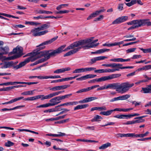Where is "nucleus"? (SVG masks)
<instances>
[{
  "mask_svg": "<svg viewBox=\"0 0 151 151\" xmlns=\"http://www.w3.org/2000/svg\"><path fill=\"white\" fill-rule=\"evenodd\" d=\"M92 41V40L91 39H89L81 40L73 43L67 47V49L68 50H72L64 54V57L68 56L73 55L78 52L82 48H84V49H88L96 47L99 44V43L94 44L98 41V39L95 40L91 42Z\"/></svg>",
  "mask_w": 151,
  "mask_h": 151,
  "instance_id": "1",
  "label": "nucleus"
},
{
  "mask_svg": "<svg viewBox=\"0 0 151 151\" xmlns=\"http://www.w3.org/2000/svg\"><path fill=\"white\" fill-rule=\"evenodd\" d=\"M66 46L65 45H61L57 49L55 50H50L44 51H37L34 52L33 56H32V58H34V59L40 58L43 56L44 58H41L37 60L38 63H42L49 59L51 57H55L57 55L62 52L68 50L67 49V47L63 50Z\"/></svg>",
  "mask_w": 151,
  "mask_h": 151,
  "instance_id": "2",
  "label": "nucleus"
},
{
  "mask_svg": "<svg viewBox=\"0 0 151 151\" xmlns=\"http://www.w3.org/2000/svg\"><path fill=\"white\" fill-rule=\"evenodd\" d=\"M134 83H130L129 82L122 83H114L108 84L106 86V89L111 88L116 89V91L119 93H123L128 91L129 89L133 86Z\"/></svg>",
  "mask_w": 151,
  "mask_h": 151,
  "instance_id": "3",
  "label": "nucleus"
},
{
  "mask_svg": "<svg viewBox=\"0 0 151 151\" xmlns=\"http://www.w3.org/2000/svg\"><path fill=\"white\" fill-rule=\"evenodd\" d=\"M149 19H137L128 22L127 24L129 25H134L136 28H137L145 25H147V26H150L149 25Z\"/></svg>",
  "mask_w": 151,
  "mask_h": 151,
  "instance_id": "4",
  "label": "nucleus"
},
{
  "mask_svg": "<svg viewBox=\"0 0 151 151\" xmlns=\"http://www.w3.org/2000/svg\"><path fill=\"white\" fill-rule=\"evenodd\" d=\"M122 64L119 63H112L110 64H102V66L106 67H110L113 68H115V69H117L118 70H116V71L119 70V69H124L127 68H132L133 67L132 66H126V67H122Z\"/></svg>",
  "mask_w": 151,
  "mask_h": 151,
  "instance_id": "5",
  "label": "nucleus"
},
{
  "mask_svg": "<svg viewBox=\"0 0 151 151\" xmlns=\"http://www.w3.org/2000/svg\"><path fill=\"white\" fill-rule=\"evenodd\" d=\"M50 101L51 103H48L45 104L40 105L36 107L37 108H46L51 106H54L57 105L60 102V101H57L54 97L51 99Z\"/></svg>",
  "mask_w": 151,
  "mask_h": 151,
  "instance_id": "6",
  "label": "nucleus"
},
{
  "mask_svg": "<svg viewBox=\"0 0 151 151\" xmlns=\"http://www.w3.org/2000/svg\"><path fill=\"white\" fill-rule=\"evenodd\" d=\"M121 76L120 74H113L108 76H104L98 79L99 82H101L111 80L119 77Z\"/></svg>",
  "mask_w": 151,
  "mask_h": 151,
  "instance_id": "7",
  "label": "nucleus"
},
{
  "mask_svg": "<svg viewBox=\"0 0 151 151\" xmlns=\"http://www.w3.org/2000/svg\"><path fill=\"white\" fill-rule=\"evenodd\" d=\"M36 59H34V58H32V56L25 59L24 61L21 62L19 65H16V69H18L24 66L25 65L29 63L30 61L33 62L36 60Z\"/></svg>",
  "mask_w": 151,
  "mask_h": 151,
  "instance_id": "8",
  "label": "nucleus"
},
{
  "mask_svg": "<svg viewBox=\"0 0 151 151\" xmlns=\"http://www.w3.org/2000/svg\"><path fill=\"white\" fill-rule=\"evenodd\" d=\"M96 69V68L93 67H88L78 68L75 69L73 72V73H80L87 71H90Z\"/></svg>",
  "mask_w": 151,
  "mask_h": 151,
  "instance_id": "9",
  "label": "nucleus"
},
{
  "mask_svg": "<svg viewBox=\"0 0 151 151\" xmlns=\"http://www.w3.org/2000/svg\"><path fill=\"white\" fill-rule=\"evenodd\" d=\"M70 86L69 84L57 86L50 88V90L53 91H59L65 89Z\"/></svg>",
  "mask_w": 151,
  "mask_h": 151,
  "instance_id": "10",
  "label": "nucleus"
},
{
  "mask_svg": "<svg viewBox=\"0 0 151 151\" xmlns=\"http://www.w3.org/2000/svg\"><path fill=\"white\" fill-rule=\"evenodd\" d=\"M58 37H55L52 38V39L48 40L47 41L44 42H42L41 44H40L39 46V48H41L40 49H42L44 48L45 47H41L42 46H44L45 45H47L49 44H50L53 42V41H55L56 40Z\"/></svg>",
  "mask_w": 151,
  "mask_h": 151,
  "instance_id": "11",
  "label": "nucleus"
},
{
  "mask_svg": "<svg viewBox=\"0 0 151 151\" xmlns=\"http://www.w3.org/2000/svg\"><path fill=\"white\" fill-rule=\"evenodd\" d=\"M45 96L43 95H40L32 97L25 98L23 100L25 101H33L41 98V100H44L45 99H43Z\"/></svg>",
  "mask_w": 151,
  "mask_h": 151,
  "instance_id": "12",
  "label": "nucleus"
},
{
  "mask_svg": "<svg viewBox=\"0 0 151 151\" xmlns=\"http://www.w3.org/2000/svg\"><path fill=\"white\" fill-rule=\"evenodd\" d=\"M96 76V75L87 74L85 76H82L80 78H77L76 79V80L77 81H82L88 78H93Z\"/></svg>",
  "mask_w": 151,
  "mask_h": 151,
  "instance_id": "13",
  "label": "nucleus"
},
{
  "mask_svg": "<svg viewBox=\"0 0 151 151\" xmlns=\"http://www.w3.org/2000/svg\"><path fill=\"white\" fill-rule=\"evenodd\" d=\"M9 51V49L8 46L3 47H0V56L8 54Z\"/></svg>",
  "mask_w": 151,
  "mask_h": 151,
  "instance_id": "14",
  "label": "nucleus"
},
{
  "mask_svg": "<svg viewBox=\"0 0 151 151\" xmlns=\"http://www.w3.org/2000/svg\"><path fill=\"white\" fill-rule=\"evenodd\" d=\"M3 64V65L1 67L2 69L11 68L13 67V63L12 61L6 62L4 64L1 63L0 65Z\"/></svg>",
  "mask_w": 151,
  "mask_h": 151,
  "instance_id": "15",
  "label": "nucleus"
},
{
  "mask_svg": "<svg viewBox=\"0 0 151 151\" xmlns=\"http://www.w3.org/2000/svg\"><path fill=\"white\" fill-rule=\"evenodd\" d=\"M22 52V48L21 47H17L16 48L13 49V52H10L9 55H11L13 53H19L21 54Z\"/></svg>",
  "mask_w": 151,
  "mask_h": 151,
  "instance_id": "16",
  "label": "nucleus"
},
{
  "mask_svg": "<svg viewBox=\"0 0 151 151\" xmlns=\"http://www.w3.org/2000/svg\"><path fill=\"white\" fill-rule=\"evenodd\" d=\"M59 94L58 91L52 93H50L47 95L45 96L43 99H49L54 96H57Z\"/></svg>",
  "mask_w": 151,
  "mask_h": 151,
  "instance_id": "17",
  "label": "nucleus"
},
{
  "mask_svg": "<svg viewBox=\"0 0 151 151\" xmlns=\"http://www.w3.org/2000/svg\"><path fill=\"white\" fill-rule=\"evenodd\" d=\"M70 68H64L55 70L54 71V73L59 74L64 72L65 71L69 70Z\"/></svg>",
  "mask_w": 151,
  "mask_h": 151,
  "instance_id": "18",
  "label": "nucleus"
},
{
  "mask_svg": "<svg viewBox=\"0 0 151 151\" xmlns=\"http://www.w3.org/2000/svg\"><path fill=\"white\" fill-rule=\"evenodd\" d=\"M149 133L148 131L146 132L144 134H135L134 133H132V137H144L146 136Z\"/></svg>",
  "mask_w": 151,
  "mask_h": 151,
  "instance_id": "19",
  "label": "nucleus"
},
{
  "mask_svg": "<svg viewBox=\"0 0 151 151\" xmlns=\"http://www.w3.org/2000/svg\"><path fill=\"white\" fill-rule=\"evenodd\" d=\"M41 30H40V27H38L34 29H32L31 32L32 33V35L35 37L39 36L38 35L40 31Z\"/></svg>",
  "mask_w": 151,
  "mask_h": 151,
  "instance_id": "20",
  "label": "nucleus"
},
{
  "mask_svg": "<svg viewBox=\"0 0 151 151\" xmlns=\"http://www.w3.org/2000/svg\"><path fill=\"white\" fill-rule=\"evenodd\" d=\"M141 92H143V93H151V89L147 86L146 87L142 88Z\"/></svg>",
  "mask_w": 151,
  "mask_h": 151,
  "instance_id": "21",
  "label": "nucleus"
},
{
  "mask_svg": "<svg viewBox=\"0 0 151 151\" xmlns=\"http://www.w3.org/2000/svg\"><path fill=\"white\" fill-rule=\"evenodd\" d=\"M132 133H127L126 134H123L119 133L116 134L117 137H132Z\"/></svg>",
  "mask_w": 151,
  "mask_h": 151,
  "instance_id": "22",
  "label": "nucleus"
},
{
  "mask_svg": "<svg viewBox=\"0 0 151 151\" xmlns=\"http://www.w3.org/2000/svg\"><path fill=\"white\" fill-rule=\"evenodd\" d=\"M50 22H47L46 24H43L40 27V30H42L49 28L50 26Z\"/></svg>",
  "mask_w": 151,
  "mask_h": 151,
  "instance_id": "23",
  "label": "nucleus"
},
{
  "mask_svg": "<svg viewBox=\"0 0 151 151\" xmlns=\"http://www.w3.org/2000/svg\"><path fill=\"white\" fill-rule=\"evenodd\" d=\"M91 88L90 87H87L86 88H83L80 90H79L78 91H77L76 93H80L83 92H88L89 91L91 90Z\"/></svg>",
  "mask_w": 151,
  "mask_h": 151,
  "instance_id": "24",
  "label": "nucleus"
},
{
  "mask_svg": "<svg viewBox=\"0 0 151 151\" xmlns=\"http://www.w3.org/2000/svg\"><path fill=\"white\" fill-rule=\"evenodd\" d=\"M21 55H14L10 57H7L6 58V57H4L5 58V59L7 60H14L17 58H19L21 56Z\"/></svg>",
  "mask_w": 151,
  "mask_h": 151,
  "instance_id": "25",
  "label": "nucleus"
},
{
  "mask_svg": "<svg viewBox=\"0 0 151 151\" xmlns=\"http://www.w3.org/2000/svg\"><path fill=\"white\" fill-rule=\"evenodd\" d=\"M151 69V65H146L143 67L141 68H139L137 70V71H140L143 70H147Z\"/></svg>",
  "mask_w": 151,
  "mask_h": 151,
  "instance_id": "26",
  "label": "nucleus"
},
{
  "mask_svg": "<svg viewBox=\"0 0 151 151\" xmlns=\"http://www.w3.org/2000/svg\"><path fill=\"white\" fill-rule=\"evenodd\" d=\"M111 146V144L109 142L102 145L101 146L99 147V148L100 150H103L106 148Z\"/></svg>",
  "mask_w": 151,
  "mask_h": 151,
  "instance_id": "27",
  "label": "nucleus"
},
{
  "mask_svg": "<svg viewBox=\"0 0 151 151\" xmlns=\"http://www.w3.org/2000/svg\"><path fill=\"white\" fill-rule=\"evenodd\" d=\"M113 111V110H111L106 111H101L100 114L105 116H109L110 115Z\"/></svg>",
  "mask_w": 151,
  "mask_h": 151,
  "instance_id": "28",
  "label": "nucleus"
},
{
  "mask_svg": "<svg viewBox=\"0 0 151 151\" xmlns=\"http://www.w3.org/2000/svg\"><path fill=\"white\" fill-rule=\"evenodd\" d=\"M90 101H91V97H89L85 98L83 100L79 101V104H83Z\"/></svg>",
  "mask_w": 151,
  "mask_h": 151,
  "instance_id": "29",
  "label": "nucleus"
},
{
  "mask_svg": "<svg viewBox=\"0 0 151 151\" xmlns=\"http://www.w3.org/2000/svg\"><path fill=\"white\" fill-rule=\"evenodd\" d=\"M90 101H91V97H89L85 98L83 100L79 101V104H83Z\"/></svg>",
  "mask_w": 151,
  "mask_h": 151,
  "instance_id": "30",
  "label": "nucleus"
},
{
  "mask_svg": "<svg viewBox=\"0 0 151 151\" xmlns=\"http://www.w3.org/2000/svg\"><path fill=\"white\" fill-rule=\"evenodd\" d=\"M138 117H136L134 118V119L137 120H135V123H139L142 122H143L145 121V119L141 118H138Z\"/></svg>",
  "mask_w": 151,
  "mask_h": 151,
  "instance_id": "31",
  "label": "nucleus"
},
{
  "mask_svg": "<svg viewBox=\"0 0 151 151\" xmlns=\"http://www.w3.org/2000/svg\"><path fill=\"white\" fill-rule=\"evenodd\" d=\"M37 13H39V14H44V13L48 14H52V12L51 11H47L40 10L37 12Z\"/></svg>",
  "mask_w": 151,
  "mask_h": 151,
  "instance_id": "32",
  "label": "nucleus"
},
{
  "mask_svg": "<svg viewBox=\"0 0 151 151\" xmlns=\"http://www.w3.org/2000/svg\"><path fill=\"white\" fill-rule=\"evenodd\" d=\"M35 90L32 91H27L21 93V94L24 95H32L33 94V91Z\"/></svg>",
  "mask_w": 151,
  "mask_h": 151,
  "instance_id": "33",
  "label": "nucleus"
},
{
  "mask_svg": "<svg viewBox=\"0 0 151 151\" xmlns=\"http://www.w3.org/2000/svg\"><path fill=\"white\" fill-rule=\"evenodd\" d=\"M102 119V118L100 116L98 115H96L95 116L94 118L91 120L92 122L94 121H98L99 119Z\"/></svg>",
  "mask_w": 151,
  "mask_h": 151,
  "instance_id": "34",
  "label": "nucleus"
},
{
  "mask_svg": "<svg viewBox=\"0 0 151 151\" xmlns=\"http://www.w3.org/2000/svg\"><path fill=\"white\" fill-rule=\"evenodd\" d=\"M130 60V58H128L126 59H123L122 58H117V62H124L129 61Z\"/></svg>",
  "mask_w": 151,
  "mask_h": 151,
  "instance_id": "35",
  "label": "nucleus"
},
{
  "mask_svg": "<svg viewBox=\"0 0 151 151\" xmlns=\"http://www.w3.org/2000/svg\"><path fill=\"white\" fill-rule=\"evenodd\" d=\"M119 19L121 22V23L124 22L127 20L128 19V17L127 16H122L119 17Z\"/></svg>",
  "mask_w": 151,
  "mask_h": 151,
  "instance_id": "36",
  "label": "nucleus"
},
{
  "mask_svg": "<svg viewBox=\"0 0 151 151\" xmlns=\"http://www.w3.org/2000/svg\"><path fill=\"white\" fill-rule=\"evenodd\" d=\"M130 95L128 94H126L122 96H120L121 100H126L130 97Z\"/></svg>",
  "mask_w": 151,
  "mask_h": 151,
  "instance_id": "37",
  "label": "nucleus"
},
{
  "mask_svg": "<svg viewBox=\"0 0 151 151\" xmlns=\"http://www.w3.org/2000/svg\"><path fill=\"white\" fill-rule=\"evenodd\" d=\"M69 119L68 118L64 120H62L59 121H58L55 122V124H61L65 123L69 121Z\"/></svg>",
  "mask_w": 151,
  "mask_h": 151,
  "instance_id": "38",
  "label": "nucleus"
},
{
  "mask_svg": "<svg viewBox=\"0 0 151 151\" xmlns=\"http://www.w3.org/2000/svg\"><path fill=\"white\" fill-rule=\"evenodd\" d=\"M63 111L60 112L58 114L56 115V116H58L59 115L62 114L63 113H65L67 112L70 111L69 109H62Z\"/></svg>",
  "mask_w": 151,
  "mask_h": 151,
  "instance_id": "39",
  "label": "nucleus"
},
{
  "mask_svg": "<svg viewBox=\"0 0 151 151\" xmlns=\"http://www.w3.org/2000/svg\"><path fill=\"white\" fill-rule=\"evenodd\" d=\"M14 145V143L10 141H8V142L5 143V145L7 147H10Z\"/></svg>",
  "mask_w": 151,
  "mask_h": 151,
  "instance_id": "40",
  "label": "nucleus"
},
{
  "mask_svg": "<svg viewBox=\"0 0 151 151\" xmlns=\"http://www.w3.org/2000/svg\"><path fill=\"white\" fill-rule=\"evenodd\" d=\"M110 49H109L103 48L98 50V51L99 54H101L103 53L106 51H108Z\"/></svg>",
  "mask_w": 151,
  "mask_h": 151,
  "instance_id": "41",
  "label": "nucleus"
},
{
  "mask_svg": "<svg viewBox=\"0 0 151 151\" xmlns=\"http://www.w3.org/2000/svg\"><path fill=\"white\" fill-rule=\"evenodd\" d=\"M59 134H53V137H62L65 135V134L64 133H62L61 132H58Z\"/></svg>",
  "mask_w": 151,
  "mask_h": 151,
  "instance_id": "42",
  "label": "nucleus"
},
{
  "mask_svg": "<svg viewBox=\"0 0 151 151\" xmlns=\"http://www.w3.org/2000/svg\"><path fill=\"white\" fill-rule=\"evenodd\" d=\"M69 11L67 10H60L59 11L57 12L56 14H63L64 13H68L69 12Z\"/></svg>",
  "mask_w": 151,
  "mask_h": 151,
  "instance_id": "43",
  "label": "nucleus"
},
{
  "mask_svg": "<svg viewBox=\"0 0 151 151\" xmlns=\"http://www.w3.org/2000/svg\"><path fill=\"white\" fill-rule=\"evenodd\" d=\"M67 105H74L78 104L79 103V101H72L69 102H67Z\"/></svg>",
  "mask_w": 151,
  "mask_h": 151,
  "instance_id": "44",
  "label": "nucleus"
},
{
  "mask_svg": "<svg viewBox=\"0 0 151 151\" xmlns=\"http://www.w3.org/2000/svg\"><path fill=\"white\" fill-rule=\"evenodd\" d=\"M121 23L119 18L116 19L113 21L112 22V24H117Z\"/></svg>",
  "mask_w": 151,
  "mask_h": 151,
  "instance_id": "45",
  "label": "nucleus"
},
{
  "mask_svg": "<svg viewBox=\"0 0 151 151\" xmlns=\"http://www.w3.org/2000/svg\"><path fill=\"white\" fill-rule=\"evenodd\" d=\"M139 49L145 53L150 52L151 48L144 49L143 48H140Z\"/></svg>",
  "mask_w": 151,
  "mask_h": 151,
  "instance_id": "46",
  "label": "nucleus"
},
{
  "mask_svg": "<svg viewBox=\"0 0 151 151\" xmlns=\"http://www.w3.org/2000/svg\"><path fill=\"white\" fill-rule=\"evenodd\" d=\"M37 78L40 79H47L49 78V76H37Z\"/></svg>",
  "mask_w": 151,
  "mask_h": 151,
  "instance_id": "47",
  "label": "nucleus"
},
{
  "mask_svg": "<svg viewBox=\"0 0 151 151\" xmlns=\"http://www.w3.org/2000/svg\"><path fill=\"white\" fill-rule=\"evenodd\" d=\"M60 107V106H59V105L56 106L54 108L55 112L59 111L62 110V108Z\"/></svg>",
  "mask_w": 151,
  "mask_h": 151,
  "instance_id": "48",
  "label": "nucleus"
},
{
  "mask_svg": "<svg viewBox=\"0 0 151 151\" xmlns=\"http://www.w3.org/2000/svg\"><path fill=\"white\" fill-rule=\"evenodd\" d=\"M116 70H118L114 69H105V73H113L116 71Z\"/></svg>",
  "mask_w": 151,
  "mask_h": 151,
  "instance_id": "49",
  "label": "nucleus"
},
{
  "mask_svg": "<svg viewBox=\"0 0 151 151\" xmlns=\"http://www.w3.org/2000/svg\"><path fill=\"white\" fill-rule=\"evenodd\" d=\"M78 105L79 106L80 109L86 108L88 106V104L79 105Z\"/></svg>",
  "mask_w": 151,
  "mask_h": 151,
  "instance_id": "50",
  "label": "nucleus"
},
{
  "mask_svg": "<svg viewBox=\"0 0 151 151\" xmlns=\"http://www.w3.org/2000/svg\"><path fill=\"white\" fill-rule=\"evenodd\" d=\"M48 32V31L47 30H45L42 31H40L38 35H39V36L43 35L47 33Z\"/></svg>",
  "mask_w": 151,
  "mask_h": 151,
  "instance_id": "51",
  "label": "nucleus"
},
{
  "mask_svg": "<svg viewBox=\"0 0 151 151\" xmlns=\"http://www.w3.org/2000/svg\"><path fill=\"white\" fill-rule=\"evenodd\" d=\"M95 73H105V69H101L96 70H94Z\"/></svg>",
  "mask_w": 151,
  "mask_h": 151,
  "instance_id": "52",
  "label": "nucleus"
},
{
  "mask_svg": "<svg viewBox=\"0 0 151 151\" xmlns=\"http://www.w3.org/2000/svg\"><path fill=\"white\" fill-rule=\"evenodd\" d=\"M95 14L94 12H93L92 14H91L87 18V19L88 20L90 19H91L92 18H93L94 17H96Z\"/></svg>",
  "mask_w": 151,
  "mask_h": 151,
  "instance_id": "53",
  "label": "nucleus"
},
{
  "mask_svg": "<svg viewBox=\"0 0 151 151\" xmlns=\"http://www.w3.org/2000/svg\"><path fill=\"white\" fill-rule=\"evenodd\" d=\"M66 115H62V116H60L54 118V120H57L61 119H64L65 116Z\"/></svg>",
  "mask_w": 151,
  "mask_h": 151,
  "instance_id": "54",
  "label": "nucleus"
},
{
  "mask_svg": "<svg viewBox=\"0 0 151 151\" xmlns=\"http://www.w3.org/2000/svg\"><path fill=\"white\" fill-rule=\"evenodd\" d=\"M136 49V48H130L127 50L126 52L127 53L132 52H134Z\"/></svg>",
  "mask_w": 151,
  "mask_h": 151,
  "instance_id": "55",
  "label": "nucleus"
},
{
  "mask_svg": "<svg viewBox=\"0 0 151 151\" xmlns=\"http://www.w3.org/2000/svg\"><path fill=\"white\" fill-rule=\"evenodd\" d=\"M38 83V82H23V84H27L29 85L32 84H37Z\"/></svg>",
  "mask_w": 151,
  "mask_h": 151,
  "instance_id": "56",
  "label": "nucleus"
},
{
  "mask_svg": "<svg viewBox=\"0 0 151 151\" xmlns=\"http://www.w3.org/2000/svg\"><path fill=\"white\" fill-rule=\"evenodd\" d=\"M124 4H118V9L119 11H122L123 9V5Z\"/></svg>",
  "mask_w": 151,
  "mask_h": 151,
  "instance_id": "57",
  "label": "nucleus"
},
{
  "mask_svg": "<svg viewBox=\"0 0 151 151\" xmlns=\"http://www.w3.org/2000/svg\"><path fill=\"white\" fill-rule=\"evenodd\" d=\"M14 86L11 87H7L4 88V91H9L11 89L14 88Z\"/></svg>",
  "mask_w": 151,
  "mask_h": 151,
  "instance_id": "58",
  "label": "nucleus"
},
{
  "mask_svg": "<svg viewBox=\"0 0 151 151\" xmlns=\"http://www.w3.org/2000/svg\"><path fill=\"white\" fill-rule=\"evenodd\" d=\"M105 10L104 9H101L99 10L96 11L95 12H94L95 14L97 16L101 12H103L105 11Z\"/></svg>",
  "mask_w": 151,
  "mask_h": 151,
  "instance_id": "59",
  "label": "nucleus"
},
{
  "mask_svg": "<svg viewBox=\"0 0 151 151\" xmlns=\"http://www.w3.org/2000/svg\"><path fill=\"white\" fill-rule=\"evenodd\" d=\"M96 61H97V60H96V57H95L91 59V61L89 62V63L91 64H92L93 63H95L96 62Z\"/></svg>",
  "mask_w": 151,
  "mask_h": 151,
  "instance_id": "60",
  "label": "nucleus"
},
{
  "mask_svg": "<svg viewBox=\"0 0 151 151\" xmlns=\"http://www.w3.org/2000/svg\"><path fill=\"white\" fill-rule=\"evenodd\" d=\"M115 123L114 122H110L108 123L107 124H106L104 125H101V127H104L105 126H106L108 125H113Z\"/></svg>",
  "mask_w": 151,
  "mask_h": 151,
  "instance_id": "61",
  "label": "nucleus"
},
{
  "mask_svg": "<svg viewBox=\"0 0 151 151\" xmlns=\"http://www.w3.org/2000/svg\"><path fill=\"white\" fill-rule=\"evenodd\" d=\"M114 117L118 119H124V114H122L120 115H117L114 116Z\"/></svg>",
  "mask_w": 151,
  "mask_h": 151,
  "instance_id": "62",
  "label": "nucleus"
},
{
  "mask_svg": "<svg viewBox=\"0 0 151 151\" xmlns=\"http://www.w3.org/2000/svg\"><path fill=\"white\" fill-rule=\"evenodd\" d=\"M61 77L59 75L49 76V78H61Z\"/></svg>",
  "mask_w": 151,
  "mask_h": 151,
  "instance_id": "63",
  "label": "nucleus"
},
{
  "mask_svg": "<svg viewBox=\"0 0 151 151\" xmlns=\"http://www.w3.org/2000/svg\"><path fill=\"white\" fill-rule=\"evenodd\" d=\"M104 16L103 15H100L99 17L95 19L94 20V21H100L101 19H102L103 18Z\"/></svg>",
  "mask_w": 151,
  "mask_h": 151,
  "instance_id": "64",
  "label": "nucleus"
}]
</instances>
